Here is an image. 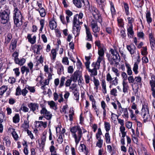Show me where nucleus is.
<instances>
[{
  "instance_id": "obj_1",
  "label": "nucleus",
  "mask_w": 155,
  "mask_h": 155,
  "mask_svg": "<svg viewBox=\"0 0 155 155\" xmlns=\"http://www.w3.org/2000/svg\"><path fill=\"white\" fill-rule=\"evenodd\" d=\"M11 11L9 7L5 8L4 10L0 11V22L3 24L10 23V15Z\"/></svg>"
},
{
  "instance_id": "obj_2",
  "label": "nucleus",
  "mask_w": 155,
  "mask_h": 155,
  "mask_svg": "<svg viewBox=\"0 0 155 155\" xmlns=\"http://www.w3.org/2000/svg\"><path fill=\"white\" fill-rule=\"evenodd\" d=\"M70 131L73 133V137L74 138L76 144H77L81 140L82 136V130L79 126H74L70 128Z\"/></svg>"
},
{
  "instance_id": "obj_3",
  "label": "nucleus",
  "mask_w": 155,
  "mask_h": 155,
  "mask_svg": "<svg viewBox=\"0 0 155 155\" xmlns=\"http://www.w3.org/2000/svg\"><path fill=\"white\" fill-rule=\"evenodd\" d=\"M102 61V58L99 57L98 58L96 62H94L91 64V67H93L92 69L89 68L88 70V72L91 73L90 76H95L97 75V69H99L100 66V64Z\"/></svg>"
},
{
  "instance_id": "obj_4",
  "label": "nucleus",
  "mask_w": 155,
  "mask_h": 155,
  "mask_svg": "<svg viewBox=\"0 0 155 155\" xmlns=\"http://www.w3.org/2000/svg\"><path fill=\"white\" fill-rule=\"evenodd\" d=\"M92 12L95 19L97 20L99 23L102 22V17L97 9L94 7L92 8Z\"/></svg>"
},
{
  "instance_id": "obj_5",
  "label": "nucleus",
  "mask_w": 155,
  "mask_h": 155,
  "mask_svg": "<svg viewBox=\"0 0 155 155\" xmlns=\"http://www.w3.org/2000/svg\"><path fill=\"white\" fill-rule=\"evenodd\" d=\"M40 113L44 116V117L47 120H50L52 117V114L47 110L45 107H42L40 111Z\"/></svg>"
},
{
  "instance_id": "obj_6",
  "label": "nucleus",
  "mask_w": 155,
  "mask_h": 155,
  "mask_svg": "<svg viewBox=\"0 0 155 155\" xmlns=\"http://www.w3.org/2000/svg\"><path fill=\"white\" fill-rule=\"evenodd\" d=\"M73 3L78 8H81L82 6L85 5V3L88 4V2L87 0H74Z\"/></svg>"
},
{
  "instance_id": "obj_7",
  "label": "nucleus",
  "mask_w": 155,
  "mask_h": 155,
  "mask_svg": "<svg viewBox=\"0 0 155 155\" xmlns=\"http://www.w3.org/2000/svg\"><path fill=\"white\" fill-rule=\"evenodd\" d=\"M15 24L16 27H19L22 24L21 22L22 15L13 16Z\"/></svg>"
},
{
  "instance_id": "obj_8",
  "label": "nucleus",
  "mask_w": 155,
  "mask_h": 155,
  "mask_svg": "<svg viewBox=\"0 0 155 155\" xmlns=\"http://www.w3.org/2000/svg\"><path fill=\"white\" fill-rule=\"evenodd\" d=\"M28 106L30 109V110L34 112L37 110H38L39 105L36 103H31L28 104Z\"/></svg>"
},
{
  "instance_id": "obj_9",
  "label": "nucleus",
  "mask_w": 155,
  "mask_h": 155,
  "mask_svg": "<svg viewBox=\"0 0 155 155\" xmlns=\"http://www.w3.org/2000/svg\"><path fill=\"white\" fill-rule=\"evenodd\" d=\"M110 52L111 54L113 56V59L114 61H115V60H117L120 61V57L117 51L113 49H111L110 50Z\"/></svg>"
},
{
  "instance_id": "obj_10",
  "label": "nucleus",
  "mask_w": 155,
  "mask_h": 155,
  "mask_svg": "<svg viewBox=\"0 0 155 155\" xmlns=\"http://www.w3.org/2000/svg\"><path fill=\"white\" fill-rule=\"evenodd\" d=\"M73 33L75 37L79 35L80 34L81 27L80 25H73Z\"/></svg>"
},
{
  "instance_id": "obj_11",
  "label": "nucleus",
  "mask_w": 155,
  "mask_h": 155,
  "mask_svg": "<svg viewBox=\"0 0 155 155\" xmlns=\"http://www.w3.org/2000/svg\"><path fill=\"white\" fill-rule=\"evenodd\" d=\"M141 114L143 118V122H146L150 120V117L149 112L143 113H141Z\"/></svg>"
},
{
  "instance_id": "obj_12",
  "label": "nucleus",
  "mask_w": 155,
  "mask_h": 155,
  "mask_svg": "<svg viewBox=\"0 0 155 155\" xmlns=\"http://www.w3.org/2000/svg\"><path fill=\"white\" fill-rule=\"evenodd\" d=\"M127 34L129 37L132 38L134 35L133 30V26L132 24L130 25L128 28H127Z\"/></svg>"
},
{
  "instance_id": "obj_13",
  "label": "nucleus",
  "mask_w": 155,
  "mask_h": 155,
  "mask_svg": "<svg viewBox=\"0 0 155 155\" xmlns=\"http://www.w3.org/2000/svg\"><path fill=\"white\" fill-rule=\"evenodd\" d=\"M78 17V14L75 15L74 16L73 25H80L82 24V21H80Z\"/></svg>"
},
{
  "instance_id": "obj_14",
  "label": "nucleus",
  "mask_w": 155,
  "mask_h": 155,
  "mask_svg": "<svg viewBox=\"0 0 155 155\" xmlns=\"http://www.w3.org/2000/svg\"><path fill=\"white\" fill-rule=\"evenodd\" d=\"M80 77L79 71H76L71 76V78L74 82H76L78 78Z\"/></svg>"
},
{
  "instance_id": "obj_15",
  "label": "nucleus",
  "mask_w": 155,
  "mask_h": 155,
  "mask_svg": "<svg viewBox=\"0 0 155 155\" xmlns=\"http://www.w3.org/2000/svg\"><path fill=\"white\" fill-rule=\"evenodd\" d=\"M135 46L133 44L127 46V48L131 54H134L135 52Z\"/></svg>"
},
{
  "instance_id": "obj_16",
  "label": "nucleus",
  "mask_w": 155,
  "mask_h": 155,
  "mask_svg": "<svg viewBox=\"0 0 155 155\" xmlns=\"http://www.w3.org/2000/svg\"><path fill=\"white\" fill-rule=\"evenodd\" d=\"M57 69V72L59 75H60L62 72H64V67L61 63L57 64L56 66Z\"/></svg>"
},
{
  "instance_id": "obj_17",
  "label": "nucleus",
  "mask_w": 155,
  "mask_h": 155,
  "mask_svg": "<svg viewBox=\"0 0 155 155\" xmlns=\"http://www.w3.org/2000/svg\"><path fill=\"white\" fill-rule=\"evenodd\" d=\"M42 49L41 46L40 45H35L33 47V49L34 53L38 54L40 51Z\"/></svg>"
},
{
  "instance_id": "obj_18",
  "label": "nucleus",
  "mask_w": 155,
  "mask_h": 155,
  "mask_svg": "<svg viewBox=\"0 0 155 155\" xmlns=\"http://www.w3.org/2000/svg\"><path fill=\"white\" fill-rule=\"evenodd\" d=\"M86 34L87 35V38L86 40L87 41H92V35L89 31V29L87 27H86Z\"/></svg>"
},
{
  "instance_id": "obj_19",
  "label": "nucleus",
  "mask_w": 155,
  "mask_h": 155,
  "mask_svg": "<svg viewBox=\"0 0 155 155\" xmlns=\"http://www.w3.org/2000/svg\"><path fill=\"white\" fill-rule=\"evenodd\" d=\"M27 38L28 41L32 44H34L36 41V37L35 36H34L32 38L31 35L28 34L27 36Z\"/></svg>"
},
{
  "instance_id": "obj_20",
  "label": "nucleus",
  "mask_w": 155,
  "mask_h": 155,
  "mask_svg": "<svg viewBox=\"0 0 155 155\" xmlns=\"http://www.w3.org/2000/svg\"><path fill=\"white\" fill-rule=\"evenodd\" d=\"M49 25L50 28L52 30L55 29L57 27L56 23L54 20L50 21Z\"/></svg>"
},
{
  "instance_id": "obj_21",
  "label": "nucleus",
  "mask_w": 155,
  "mask_h": 155,
  "mask_svg": "<svg viewBox=\"0 0 155 155\" xmlns=\"http://www.w3.org/2000/svg\"><path fill=\"white\" fill-rule=\"evenodd\" d=\"M151 80L150 81V84L151 87V89H155V76L153 75L151 77Z\"/></svg>"
},
{
  "instance_id": "obj_22",
  "label": "nucleus",
  "mask_w": 155,
  "mask_h": 155,
  "mask_svg": "<svg viewBox=\"0 0 155 155\" xmlns=\"http://www.w3.org/2000/svg\"><path fill=\"white\" fill-rule=\"evenodd\" d=\"M148 106V104H145L143 106L141 113L149 112V110Z\"/></svg>"
},
{
  "instance_id": "obj_23",
  "label": "nucleus",
  "mask_w": 155,
  "mask_h": 155,
  "mask_svg": "<svg viewBox=\"0 0 155 155\" xmlns=\"http://www.w3.org/2000/svg\"><path fill=\"white\" fill-rule=\"evenodd\" d=\"M13 12V16L22 15L21 11L17 7H15Z\"/></svg>"
},
{
  "instance_id": "obj_24",
  "label": "nucleus",
  "mask_w": 155,
  "mask_h": 155,
  "mask_svg": "<svg viewBox=\"0 0 155 155\" xmlns=\"http://www.w3.org/2000/svg\"><path fill=\"white\" fill-rule=\"evenodd\" d=\"M150 13L149 11H147V13L146 14V17L147 23L149 24L151 23L152 21V19L150 17Z\"/></svg>"
},
{
  "instance_id": "obj_25",
  "label": "nucleus",
  "mask_w": 155,
  "mask_h": 155,
  "mask_svg": "<svg viewBox=\"0 0 155 155\" xmlns=\"http://www.w3.org/2000/svg\"><path fill=\"white\" fill-rule=\"evenodd\" d=\"M66 78L64 76H62L61 78L60 81V83H59V85L58 87L59 88H61L62 87L65 85L64 82L65 81Z\"/></svg>"
},
{
  "instance_id": "obj_26",
  "label": "nucleus",
  "mask_w": 155,
  "mask_h": 155,
  "mask_svg": "<svg viewBox=\"0 0 155 155\" xmlns=\"http://www.w3.org/2000/svg\"><path fill=\"white\" fill-rule=\"evenodd\" d=\"M66 13L67 15L66 17V20H67V22L68 23L69 21V18L73 15V13L70 10H68L66 11Z\"/></svg>"
},
{
  "instance_id": "obj_27",
  "label": "nucleus",
  "mask_w": 155,
  "mask_h": 155,
  "mask_svg": "<svg viewBox=\"0 0 155 155\" xmlns=\"http://www.w3.org/2000/svg\"><path fill=\"white\" fill-rule=\"evenodd\" d=\"M20 120L19 116L18 114H16L13 117V121L15 123H18Z\"/></svg>"
},
{
  "instance_id": "obj_28",
  "label": "nucleus",
  "mask_w": 155,
  "mask_h": 155,
  "mask_svg": "<svg viewBox=\"0 0 155 155\" xmlns=\"http://www.w3.org/2000/svg\"><path fill=\"white\" fill-rule=\"evenodd\" d=\"M105 140L107 143H110V137L108 132L105 133Z\"/></svg>"
},
{
  "instance_id": "obj_29",
  "label": "nucleus",
  "mask_w": 155,
  "mask_h": 155,
  "mask_svg": "<svg viewBox=\"0 0 155 155\" xmlns=\"http://www.w3.org/2000/svg\"><path fill=\"white\" fill-rule=\"evenodd\" d=\"M125 65L126 68H127V72L128 75H132V71L130 65L128 64H126Z\"/></svg>"
},
{
  "instance_id": "obj_30",
  "label": "nucleus",
  "mask_w": 155,
  "mask_h": 155,
  "mask_svg": "<svg viewBox=\"0 0 155 155\" xmlns=\"http://www.w3.org/2000/svg\"><path fill=\"white\" fill-rule=\"evenodd\" d=\"M46 133H44L43 134V135L42 136L41 138V146H44L45 145V142L46 140Z\"/></svg>"
},
{
  "instance_id": "obj_31",
  "label": "nucleus",
  "mask_w": 155,
  "mask_h": 155,
  "mask_svg": "<svg viewBox=\"0 0 155 155\" xmlns=\"http://www.w3.org/2000/svg\"><path fill=\"white\" fill-rule=\"evenodd\" d=\"M48 104L50 105L51 107L53 109L56 110L57 109V105H56L55 103L53 101H51L48 102Z\"/></svg>"
},
{
  "instance_id": "obj_32",
  "label": "nucleus",
  "mask_w": 155,
  "mask_h": 155,
  "mask_svg": "<svg viewBox=\"0 0 155 155\" xmlns=\"http://www.w3.org/2000/svg\"><path fill=\"white\" fill-rule=\"evenodd\" d=\"M21 71L22 74H23L25 72L27 73H29L30 70L28 67L23 66L21 68Z\"/></svg>"
},
{
  "instance_id": "obj_33",
  "label": "nucleus",
  "mask_w": 155,
  "mask_h": 155,
  "mask_svg": "<svg viewBox=\"0 0 155 155\" xmlns=\"http://www.w3.org/2000/svg\"><path fill=\"white\" fill-rule=\"evenodd\" d=\"M8 87L5 86H3L0 88V95H2L7 90Z\"/></svg>"
},
{
  "instance_id": "obj_34",
  "label": "nucleus",
  "mask_w": 155,
  "mask_h": 155,
  "mask_svg": "<svg viewBox=\"0 0 155 155\" xmlns=\"http://www.w3.org/2000/svg\"><path fill=\"white\" fill-rule=\"evenodd\" d=\"M98 54L99 56L98 58L100 57L102 59V57L104 55V51L103 48L102 47L98 49Z\"/></svg>"
},
{
  "instance_id": "obj_35",
  "label": "nucleus",
  "mask_w": 155,
  "mask_h": 155,
  "mask_svg": "<svg viewBox=\"0 0 155 155\" xmlns=\"http://www.w3.org/2000/svg\"><path fill=\"white\" fill-rule=\"evenodd\" d=\"M39 11L40 16L42 17H44L45 16L46 13L45 12V9L43 8H41L40 10L38 9L37 10Z\"/></svg>"
},
{
  "instance_id": "obj_36",
  "label": "nucleus",
  "mask_w": 155,
  "mask_h": 155,
  "mask_svg": "<svg viewBox=\"0 0 155 155\" xmlns=\"http://www.w3.org/2000/svg\"><path fill=\"white\" fill-rule=\"evenodd\" d=\"M12 134L14 140H18V137L17 134L15 131V129H12Z\"/></svg>"
},
{
  "instance_id": "obj_37",
  "label": "nucleus",
  "mask_w": 155,
  "mask_h": 155,
  "mask_svg": "<svg viewBox=\"0 0 155 155\" xmlns=\"http://www.w3.org/2000/svg\"><path fill=\"white\" fill-rule=\"evenodd\" d=\"M138 63H135L134 65L133 68V71L134 72L135 74H137L138 73Z\"/></svg>"
},
{
  "instance_id": "obj_38",
  "label": "nucleus",
  "mask_w": 155,
  "mask_h": 155,
  "mask_svg": "<svg viewBox=\"0 0 155 155\" xmlns=\"http://www.w3.org/2000/svg\"><path fill=\"white\" fill-rule=\"evenodd\" d=\"M81 146L82 147V151L83 152H84L86 155H87L88 153V149L86 146L84 144H81Z\"/></svg>"
},
{
  "instance_id": "obj_39",
  "label": "nucleus",
  "mask_w": 155,
  "mask_h": 155,
  "mask_svg": "<svg viewBox=\"0 0 155 155\" xmlns=\"http://www.w3.org/2000/svg\"><path fill=\"white\" fill-rule=\"evenodd\" d=\"M114 78V79L112 81H111L110 83L112 85L116 86L118 84V79L117 78V77H115Z\"/></svg>"
},
{
  "instance_id": "obj_40",
  "label": "nucleus",
  "mask_w": 155,
  "mask_h": 155,
  "mask_svg": "<svg viewBox=\"0 0 155 155\" xmlns=\"http://www.w3.org/2000/svg\"><path fill=\"white\" fill-rule=\"evenodd\" d=\"M103 140L101 139L100 140H98V141L96 143V146H97L100 148L102 147L103 144Z\"/></svg>"
},
{
  "instance_id": "obj_41",
  "label": "nucleus",
  "mask_w": 155,
  "mask_h": 155,
  "mask_svg": "<svg viewBox=\"0 0 155 155\" xmlns=\"http://www.w3.org/2000/svg\"><path fill=\"white\" fill-rule=\"evenodd\" d=\"M124 8L125 9V11L126 14L128 15L129 14V7L128 5L125 3H124Z\"/></svg>"
},
{
  "instance_id": "obj_42",
  "label": "nucleus",
  "mask_w": 155,
  "mask_h": 155,
  "mask_svg": "<svg viewBox=\"0 0 155 155\" xmlns=\"http://www.w3.org/2000/svg\"><path fill=\"white\" fill-rule=\"evenodd\" d=\"M51 52L52 55V60L54 61L56 56V51L55 49H52L51 50Z\"/></svg>"
},
{
  "instance_id": "obj_43",
  "label": "nucleus",
  "mask_w": 155,
  "mask_h": 155,
  "mask_svg": "<svg viewBox=\"0 0 155 155\" xmlns=\"http://www.w3.org/2000/svg\"><path fill=\"white\" fill-rule=\"evenodd\" d=\"M74 95L75 97V100H78L79 98V93L77 88L74 89Z\"/></svg>"
},
{
  "instance_id": "obj_44",
  "label": "nucleus",
  "mask_w": 155,
  "mask_h": 155,
  "mask_svg": "<svg viewBox=\"0 0 155 155\" xmlns=\"http://www.w3.org/2000/svg\"><path fill=\"white\" fill-rule=\"evenodd\" d=\"M104 128L106 131L107 132H108L110 129V125L109 123L107 122H105Z\"/></svg>"
},
{
  "instance_id": "obj_45",
  "label": "nucleus",
  "mask_w": 155,
  "mask_h": 155,
  "mask_svg": "<svg viewBox=\"0 0 155 155\" xmlns=\"http://www.w3.org/2000/svg\"><path fill=\"white\" fill-rule=\"evenodd\" d=\"M4 140L5 141L6 146L8 147H10L11 144V142L8 137H5L4 138Z\"/></svg>"
},
{
  "instance_id": "obj_46",
  "label": "nucleus",
  "mask_w": 155,
  "mask_h": 155,
  "mask_svg": "<svg viewBox=\"0 0 155 155\" xmlns=\"http://www.w3.org/2000/svg\"><path fill=\"white\" fill-rule=\"evenodd\" d=\"M40 24L41 25V28L39 29V31H42L44 25L45 20L44 19H42L40 21Z\"/></svg>"
},
{
  "instance_id": "obj_47",
  "label": "nucleus",
  "mask_w": 155,
  "mask_h": 155,
  "mask_svg": "<svg viewBox=\"0 0 155 155\" xmlns=\"http://www.w3.org/2000/svg\"><path fill=\"white\" fill-rule=\"evenodd\" d=\"M21 90L19 86H18L16 89V92L15 95L17 96H18L21 95Z\"/></svg>"
},
{
  "instance_id": "obj_48",
  "label": "nucleus",
  "mask_w": 155,
  "mask_h": 155,
  "mask_svg": "<svg viewBox=\"0 0 155 155\" xmlns=\"http://www.w3.org/2000/svg\"><path fill=\"white\" fill-rule=\"evenodd\" d=\"M26 88L28 90L31 92L34 93L35 92V90L34 87H31L28 85H26Z\"/></svg>"
},
{
  "instance_id": "obj_49",
  "label": "nucleus",
  "mask_w": 155,
  "mask_h": 155,
  "mask_svg": "<svg viewBox=\"0 0 155 155\" xmlns=\"http://www.w3.org/2000/svg\"><path fill=\"white\" fill-rule=\"evenodd\" d=\"M73 81L71 78L68 79L65 82V85L66 87H69L71 84L72 81Z\"/></svg>"
},
{
  "instance_id": "obj_50",
  "label": "nucleus",
  "mask_w": 155,
  "mask_h": 155,
  "mask_svg": "<svg viewBox=\"0 0 155 155\" xmlns=\"http://www.w3.org/2000/svg\"><path fill=\"white\" fill-rule=\"evenodd\" d=\"M110 94L114 96H117V91L116 88H113L111 90Z\"/></svg>"
},
{
  "instance_id": "obj_51",
  "label": "nucleus",
  "mask_w": 155,
  "mask_h": 155,
  "mask_svg": "<svg viewBox=\"0 0 155 155\" xmlns=\"http://www.w3.org/2000/svg\"><path fill=\"white\" fill-rule=\"evenodd\" d=\"M71 109H72V112L71 114H70L69 115V120L70 121H72L73 119V115L74 114V111L73 110V109H70V110H69V113L71 112Z\"/></svg>"
},
{
  "instance_id": "obj_52",
  "label": "nucleus",
  "mask_w": 155,
  "mask_h": 155,
  "mask_svg": "<svg viewBox=\"0 0 155 155\" xmlns=\"http://www.w3.org/2000/svg\"><path fill=\"white\" fill-rule=\"evenodd\" d=\"M27 88H26V86L21 91V94L23 96L25 97L26 96V94L28 93V91L27 90Z\"/></svg>"
},
{
  "instance_id": "obj_53",
  "label": "nucleus",
  "mask_w": 155,
  "mask_h": 155,
  "mask_svg": "<svg viewBox=\"0 0 155 155\" xmlns=\"http://www.w3.org/2000/svg\"><path fill=\"white\" fill-rule=\"evenodd\" d=\"M28 65L29 68L31 71V74H32L33 71V64L31 62H30L28 64Z\"/></svg>"
},
{
  "instance_id": "obj_54",
  "label": "nucleus",
  "mask_w": 155,
  "mask_h": 155,
  "mask_svg": "<svg viewBox=\"0 0 155 155\" xmlns=\"http://www.w3.org/2000/svg\"><path fill=\"white\" fill-rule=\"evenodd\" d=\"M93 31V32L95 33L99 32L100 31V28H98V26H94L91 27Z\"/></svg>"
},
{
  "instance_id": "obj_55",
  "label": "nucleus",
  "mask_w": 155,
  "mask_h": 155,
  "mask_svg": "<svg viewBox=\"0 0 155 155\" xmlns=\"http://www.w3.org/2000/svg\"><path fill=\"white\" fill-rule=\"evenodd\" d=\"M117 21L119 26L121 27H123L124 25L123 20L121 18H118Z\"/></svg>"
},
{
  "instance_id": "obj_56",
  "label": "nucleus",
  "mask_w": 155,
  "mask_h": 155,
  "mask_svg": "<svg viewBox=\"0 0 155 155\" xmlns=\"http://www.w3.org/2000/svg\"><path fill=\"white\" fill-rule=\"evenodd\" d=\"M62 62L63 63L66 65H69V61L68 58L67 57H65L63 58Z\"/></svg>"
},
{
  "instance_id": "obj_57",
  "label": "nucleus",
  "mask_w": 155,
  "mask_h": 155,
  "mask_svg": "<svg viewBox=\"0 0 155 155\" xmlns=\"http://www.w3.org/2000/svg\"><path fill=\"white\" fill-rule=\"evenodd\" d=\"M77 59H78V61L77 63V65L78 68L80 69V68H82V63L81 61L78 58V57H77Z\"/></svg>"
},
{
  "instance_id": "obj_58",
  "label": "nucleus",
  "mask_w": 155,
  "mask_h": 155,
  "mask_svg": "<svg viewBox=\"0 0 155 155\" xmlns=\"http://www.w3.org/2000/svg\"><path fill=\"white\" fill-rule=\"evenodd\" d=\"M143 51H142L141 54L143 55H146L147 54V47H143Z\"/></svg>"
},
{
  "instance_id": "obj_59",
  "label": "nucleus",
  "mask_w": 155,
  "mask_h": 155,
  "mask_svg": "<svg viewBox=\"0 0 155 155\" xmlns=\"http://www.w3.org/2000/svg\"><path fill=\"white\" fill-rule=\"evenodd\" d=\"M113 79L112 78L110 74V73H108L107 74L106 76V80H107L109 82H110Z\"/></svg>"
},
{
  "instance_id": "obj_60",
  "label": "nucleus",
  "mask_w": 155,
  "mask_h": 155,
  "mask_svg": "<svg viewBox=\"0 0 155 155\" xmlns=\"http://www.w3.org/2000/svg\"><path fill=\"white\" fill-rule=\"evenodd\" d=\"M123 113L125 117L128 118L129 117L128 113V112L127 109V108H124Z\"/></svg>"
},
{
  "instance_id": "obj_61",
  "label": "nucleus",
  "mask_w": 155,
  "mask_h": 155,
  "mask_svg": "<svg viewBox=\"0 0 155 155\" xmlns=\"http://www.w3.org/2000/svg\"><path fill=\"white\" fill-rule=\"evenodd\" d=\"M128 80L129 83H133L134 82V79L133 76H130L128 77Z\"/></svg>"
},
{
  "instance_id": "obj_62",
  "label": "nucleus",
  "mask_w": 155,
  "mask_h": 155,
  "mask_svg": "<svg viewBox=\"0 0 155 155\" xmlns=\"http://www.w3.org/2000/svg\"><path fill=\"white\" fill-rule=\"evenodd\" d=\"M93 80V82L95 86H99L100 82L99 80L98 79H96L95 77H94Z\"/></svg>"
},
{
  "instance_id": "obj_63",
  "label": "nucleus",
  "mask_w": 155,
  "mask_h": 155,
  "mask_svg": "<svg viewBox=\"0 0 155 155\" xmlns=\"http://www.w3.org/2000/svg\"><path fill=\"white\" fill-rule=\"evenodd\" d=\"M121 76L123 78V81H125L127 80V76L126 73L125 72H123L121 74Z\"/></svg>"
},
{
  "instance_id": "obj_64",
  "label": "nucleus",
  "mask_w": 155,
  "mask_h": 155,
  "mask_svg": "<svg viewBox=\"0 0 155 155\" xmlns=\"http://www.w3.org/2000/svg\"><path fill=\"white\" fill-rule=\"evenodd\" d=\"M12 36L11 33H8L7 35V39L6 40L7 42L8 43L10 42L11 39L12 38Z\"/></svg>"
}]
</instances>
